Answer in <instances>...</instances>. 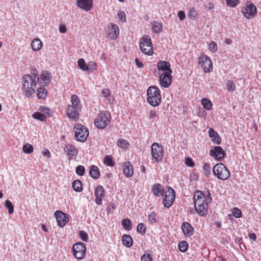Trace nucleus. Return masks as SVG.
<instances>
[{
  "instance_id": "1",
  "label": "nucleus",
  "mask_w": 261,
  "mask_h": 261,
  "mask_svg": "<svg viewBox=\"0 0 261 261\" xmlns=\"http://www.w3.org/2000/svg\"><path fill=\"white\" fill-rule=\"evenodd\" d=\"M22 90L27 97H31L35 92L37 82L30 74H25L22 77Z\"/></svg>"
},
{
  "instance_id": "2",
  "label": "nucleus",
  "mask_w": 261,
  "mask_h": 261,
  "mask_svg": "<svg viewBox=\"0 0 261 261\" xmlns=\"http://www.w3.org/2000/svg\"><path fill=\"white\" fill-rule=\"evenodd\" d=\"M147 100L152 107H157L161 102V95L159 88L155 86L149 87L147 90Z\"/></svg>"
},
{
  "instance_id": "3",
  "label": "nucleus",
  "mask_w": 261,
  "mask_h": 261,
  "mask_svg": "<svg viewBox=\"0 0 261 261\" xmlns=\"http://www.w3.org/2000/svg\"><path fill=\"white\" fill-rule=\"evenodd\" d=\"M111 118V113L109 111H101L94 120V125L98 129H103L110 122Z\"/></svg>"
},
{
  "instance_id": "4",
  "label": "nucleus",
  "mask_w": 261,
  "mask_h": 261,
  "mask_svg": "<svg viewBox=\"0 0 261 261\" xmlns=\"http://www.w3.org/2000/svg\"><path fill=\"white\" fill-rule=\"evenodd\" d=\"M214 176L221 180H226L230 176V172L227 167L222 163L216 164L213 168Z\"/></svg>"
},
{
  "instance_id": "5",
  "label": "nucleus",
  "mask_w": 261,
  "mask_h": 261,
  "mask_svg": "<svg viewBox=\"0 0 261 261\" xmlns=\"http://www.w3.org/2000/svg\"><path fill=\"white\" fill-rule=\"evenodd\" d=\"M164 147L156 142H154L151 146V159L154 162L159 163L163 160L164 157Z\"/></svg>"
},
{
  "instance_id": "6",
  "label": "nucleus",
  "mask_w": 261,
  "mask_h": 261,
  "mask_svg": "<svg viewBox=\"0 0 261 261\" xmlns=\"http://www.w3.org/2000/svg\"><path fill=\"white\" fill-rule=\"evenodd\" d=\"M74 128L75 139L77 141L82 142L85 141L89 135L88 128L81 124H77L75 126Z\"/></svg>"
},
{
  "instance_id": "7",
  "label": "nucleus",
  "mask_w": 261,
  "mask_h": 261,
  "mask_svg": "<svg viewBox=\"0 0 261 261\" xmlns=\"http://www.w3.org/2000/svg\"><path fill=\"white\" fill-rule=\"evenodd\" d=\"M167 188L168 190L165 194H164L163 202L165 207L169 208L175 201V192L174 189L170 187H167Z\"/></svg>"
},
{
  "instance_id": "8",
  "label": "nucleus",
  "mask_w": 261,
  "mask_h": 261,
  "mask_svg": "<svg viewBox=\"0 0 261 261\" xmlns=\"http://www.w3.org/2000/svg\"><path fill=\"white\" fill-rule=\"evenodd\" d=\"M241 12L245 18L250 19L256 15L257 9L253 3L248 2L246 6L242 8Z\"/></svg>"
},
{
  "instance_id": "9",
  "label": "nucleus",
  "mask_w": 261,
  "mask_h": 261,
  "mask_svg": "<svg viewBox=\"0 0 261 261\" xmlns=\"http://www.w3.org/2000/svg\"><path fill=\"white\" fill-rule=\"evenodd\" d=\"M86 250V245L83 243H76L72 246L73 254L74 257L78 259H82L84 258Z\"/></svg>"
},
{
  "instance_id": "10",
  "label": "nucleus",
  "mask_w": 261,
  "mask_h": 261,
  "mask_svg": "<svg viewBox=\"0 0 261 261\" xmlns=\"http://www.w3.org/2000/svg\"><path fill=\"white\" fill-rule=\"evenodd\" d=\"M140 47L144 54L148 56L153 54L152 45L150 38H142L140 43Z\"/></svg>"
},
{
  "instance_id": "11",
  "label": "nucleus",
  "mask_w": 261,
  "mask_h": 261,
  "mask_svg": "<svg viewBox=\"0 0 261 261\" xmlns=\"http://www.w3.org/2000/svg\"><path fill=\"white\" fill-rule=\"evenodd\" d=\"M198 63L200 64L205 73L210 72L213 68L211 58L205 55H202L198 58Z\"/></svg>"
},
{
  "instance_id": "12",
  "label": "nucleus",
  "mask_w": 261,
  "mask_h": 261,
  "mask_svg": "<svg viewBox=\"0 0 261 261\" xmlns=\"http://www.w3.org/2000/svg\"><path fill=\"white\" fill-rule=\"evenodd\" d=\"M210 155L215 160L221 161L226 156V153L223 148L220 146H214L210 151Z\"/></svg>"
},
{
  "instance_id": "13",
  "label": "nucleus",
  "mask_w": 261,
  "mask_h": 261,
  "mask_svg": "<svg viewBox=\"0 0 261 261\" xmlns=\"http://www.w3.org/2000/svg\"><path fill=\"white\" fill-rule=\"evenodd\" d=\"M54 215L56 218L58 226L63 227L69 221L68 215L61 211H56Z\"/></svg>"
},
{
  "instance_id": "14",
  "label": "nucleus",
  "mask_w": 261,
  "mask_h": 261,
  "mask_svg": "<svg viewBox=\"0 0 261 261\" xmlns=\"http://www.w3.org/2000/svg\"><path fill=\"white\" fill-rule=\"evenodd\" d=\"M94 195L96 197L95 202L97 205L102 204V200L105 196V190L103 187L99 185L97 186L94 191Z\"/></svg>"
},
{
  "instance_id": "15",
  "label": "nucleus",
  "mask_w": 261,
  "mask_h": 261,
  "mask_svg": "<svg viewBox=\"0 0 261 261\" xmlns=\"http://www.w3.org/2000/svg\"><path fill=\"white\" fill-rule=\"evenodd\" d=\"M159 81L161 86L165 88L169 87L172 82L171 73H163L160 76Z\"/></svg>"
},
{
  "instance_id": "16",
  "label": "nucleus",
  "mask_w": 261,
  "mask_h": 261,
  "mask_svg": "<svg viewBox=\"0 0 261 261\" xmlns=\"http://www.w3.org/2000/svg\"><path fill=\"white\" fill-rule=\"evenodd\" d=\"M80 109H76L75 107L68 105L66 110L67 116L73 120H77L79 118V111Z\"/></svg>"
},
{
  "instance_id": "17",
  "label": "nucleus",
  "mask_w": 261,
  "mask_h": 261,
  "mask_svg": "<svg viewBox=\"0 0 261 261\" xmlns=\"http://www.w3.org/2000/svg\"><path fill=\"white\" fill-rule=\"evenodd\" d=\"M64 151L66 153L69 160L76 157L78 153V150L75 146L70 144L65 146Z\"/></svg>"
},
{
  "instance_id": "18",
  "label": "nucleus",
  "mask_w": 261,
  "mask_h": 261,
  "mask_svg": "<svg viewBox=\"0 0 261 261\" xmlns=\"http://www.w3.org/2000/svg\"><path fill=\"white\" fill-rule=\"evenodd\" d=\"M40 85L42 86H47L51 80V74L47 70H43L40 76Z\"/></svg>"
},
{
  "instance_id": "19",
  "label": "nucleus",
  "mask_w": 261,
  "mask_h": 261,
  "mask_svg": "<svg viewBox=\"0 0 261 261\" xmlns=\"http://www.w3.org/2000/svg\"><path fill=\"white\" fill-rule=\"evenodd\" d=\"M181 228L184 236L186 237H191L194 234V229L189 222H183L181 224Z\"/></svg>"
},
{
  "instance_id": "20",
  "label": "nucleus",
  "mask_w": 261,
  "mask_h": 261,
  "mask_svg": "<svg viewBox=\"0 0 261 261\" xmlns=\"http://www.w3.org/2000/svg\"><path fill=\"white\" fill-rule=\"evenodd\" d=\"M119 34V29L115 23H111L108 27V35L112 39L115 40Z\"/></svg>"
},
{
  "instance_id": "21",
  "label": "nucleus",
  "mask_w": 261,
  "mask_h": 261,
  "mask_svg": "<svg viewBox=\"0 0 261 261\" xmlns=\"http://www.w3.org/2000/svg\"><path fill=\"white\" fill-rule=\"evenodd\" d=\"M208 136L212 138L211 141L214 143L218 145H220L221 143V138L220 135L213 128H209Z\"/></svg>"
},
{
  "instance_id": "22",
  "label": "nucleus",
  "mask_w": 261,
  "mask_h": 261,
  "mask_svg": "<svg viewBox=\"0 0 261 261\" xmlns=\"http://www.w3.org/2000/svg\"><path fill=\"white\" fill-rule=\"evenodd\" d=\"M157 68L159 70L165 71L164 73H172V70L170 68V64L165 61H160L157 63Z\"/></svg>"
},
{
  "instance_id": "23",
  "label": "nucleus",
  "mask_w": 261,
  "mask_h": 261,
  "mask_svg": "<svg viewBox=\"0 0 261 261\" xmlns=\"http://www.w3.org/2000/svg\"><path fill=\"white\" fill-rule=\"evenodd\" d=\"M151 191L155 197L163 196L165 192L163 186L160 184H153L152 186Z\"/></svg>"
},
{
  "instance_id": "24",
  "label": "nucleus",
  "mask_w": 261,
  "mask_h": 261,
  "mask_svg": "<svg viewBox=\"0 0 261 261\" xmlns=\"http://www.w3.org/2000/svg\"><path fill=\"white\" fill-rule=\"evenodd\" d=\"M76 4L80 8L88 11L92 7V0H77Z\"/></svg>"
},
{
  "instance_id": "25",
  "label": "nucleus",
  "mask_w": 261,
  "mask_h": 261,
  "mask_svg": "<svg viewBox=\"0 0 261 261\" xmlns=\"http://www.w3.org/2000/svg\"><path fill=\"white\" fill-rule=\"evenodd\" d=\"M123 173L126 177L129 178L134 174V169L129 162H125L123 165Z\"/></svg>"
},
{
  "instance_id": "26",
  "label": "nucleus",
  "mask_w": 261,
  "mask_h": 261,
  "mask_svg": "<svg viewBox=\"0 0 261 261\" xmlns=\"http://www.w3.org/2000/svg\"><path fill=\"white\" fill-rule=\"evenodd\" d=\"M207 204H204L200 206L195 207L197 213L201 217L205 216L207 213Z\"/></svg>"
},
{
  "instance_id": "27",
  "label": "nucleus",
  "mask_w": 261,
  "mask_h": 261,
  "mask_svg": "<svg viewBox=\"0 0 261 261\" xmlns=\"http://www.w3.org/2000/svg\"><path fill=\"white\" fill-rule=\"evenodd\" d=\"M89 174L93 178L95 179H98L100 176L98 168L95 165H92L90 168Z\"/></svg>"
},
{
  "instance_id": "28",
  "label": "nucleus",
  "mask_w": 261,
  "mask_h": 261,
  "mask_svg": "<svg viewBox=\"0 0 261 261\" xmlns=\"http://www.w3.org/2000/svg\"><path fill=\"white\" fill-rule=\"evenodd\" d=\"M123 245L126 247H130L133 244V240L131 236L128 234H123L122 237Z\"/></svg>"
},
{
  "instance_id": "29",
  "label": "nucleus",
  "mask_w": 261,
  "mask_h": 261,
  "mask_svg": "<svg viewBox=\"0 0 261 261\" xmlns=\"http://www.w3.org/2000/svg\"><path fill=\"white\" fill-rule=\"evenodd\" d=\"M45 86H42L37 89V97L39 99H45L47 95L48 91L45 88Z\"/></svg>"
},
{
  "instance_id": "30",
  "label": "nucleus",
  "mask_w": 261,
  "mask_h": 261,
  "mask_svg": "<svg viewBox=\"0 0 261 261\" xmlns=\"http://www.w3.org/2000/svg\"><path fill=\"white\" fill-rule=\"evenodd\" d=\"M42 47V43L38 38H35L31 43V47L34 51H38Z\"/></svg>"
},
{
  "instance_id": "31",
  "label": "nucleus",
  "mask_w": 261,
  "mask_h": 261,
  "mask_svg": "<svg viewBox=\"0 0 261 261\" xmlns=\"http://www.w3.org/2000/svg\"><path fill=\"white\" fill-rule=\"evenodd\" d=\"M77 65L83 71H93V68L90 67V66H87L85 63L84 59L83 58H81L77 61Z\"/></svg>"
},
{
  "instance_id": "32",
  "label": "nucleus",
  "mask_w": 261,
  "mask_h": 261,
  "mask_svg": "<svg viewBox=\"0 0 261 261\" xmlns=\"http://www.w3.org/2000/svg\"><path fill=\"white\" fill-rule=\"evenodd\" d=\"M212 200V198L211 197V194L209 192H208L207 197L205 198V199H200L199 200L194 202V207L200 206V205H202L204 204H207L208 202H211Z\"/></svg>"
},
{
  "instance_id": "33",
  "label": "nucleus",
  "mask_w": 261,
  "mask_h": 261,
  "mask_svg": "<svg viewBox=\"0 0 261 261\" xmlns=\"http://www.w3.org/2000/svg\"><path fill=\"white\" fill-rule=\"evenodd\" d=\"M71 105L70 106H72L75 107L76 109L81 108V102L80 98L76 95H73L71 98Z\"/></svg>"
},
{
  "instance_id": "34",
  "label": "nucleus",
  "mask_w": 261,
  "mask_h": 261,
  "mask_svg": "<svg viewBox=\"0 0 261 261\" xmlns=\"http://www.w3.org/2000/svg\"><path fill=\"white\" fill-rule=\"evenodd\" d=\"M203 107L206 110L210 111L212 109L213 104L211 101L207 98H203L201 100Z\"/></svg>"
},
{
  "instance_id": "35",
  "label": "nucleus",
  "mask_w": 261,
  "mask_h": 261,
  "mask_svg": "<svg viewBox=\"0 0 261 261\" xmlns=\"http://www.w3.org/2000/svg\"><path fill=\"white\" fill-rule=\"evenodd\" d=\"M101 94H102V95L104 97L107 98V99L106 100V103L107 105L111 104L112 102L111 99L110 98H109V97L111 96V91L109 90V89L105 88V89H102V90L101 91Z\"/></svg>"
},
{
  "instance_id": "36",
  "label": "nucleus",
  "mask_w": 261,
  "mask_h": 261,
  "mask_svg": "<svg viewBox=\"0 0 261 261\" xmlns=\"http://www.w3.org/2000/svg\"><path fill=\"white\" fill-rule=\"evenodd\" d=\"M151 29L152 31L155 33H160L162 30V24L158 21H155L153 22Z\"/></svg>"
},
{
  "instance_id": "37",
  "label": "nucleus",
  "mask_w": 261,
  "mask_h": 261,
  "mask_svg": "<svg viewBox=\"0 0 261 261\" xmlns=\"http://www.w3.org/2000/svg\"><path fill=\"white\" fill-rule=\"evenodd\" d=\"M32 117L34 119L42 122L46 120V116L44 114L39 112L34 113L32 115Z\"/></svg>"
},
{
  "instance_id": "38",
  "label": "nucleus",
  "mask_w": 261,
  "mask_h": 261,
  "mask_svg": "<svg viewBox=\"0 0 261 261\" xmlns=\"http://www.w3.org/2000/svg\"><path fill=\"white\" fill-rule=\"evenodd\" d=\"M117 145L122 149H127L129 147V143L124 139H119L117 141Z\"/></svg>"
},
{
  "instance_id": "39",
  "label": "nucleus",
  "mask_w": 261,
  "mask_h": 261,
  "mask_svg": "<svg viewBox=\"0 0 261 261\" xmlns=\"http://www.w3.org/2000/svg\"><path fill=\"white\" fill-rule=\"evenodd\" d=\"M72 187L74 191L77 192H81L83 190L82 184L80 180H76L72 183Z\"/></svg>"
},
{
  "instance_id": "40",
  "label": "nucleus",
  "mask_w": 261,
  "mask_h": 261,
  "mask_svg": "<svg viewBox=\"0 0 261 261\" xmlns=\"http://www.w3.org/2000/svg\"><path fill=\"white\" fill-rule=\"evenodd\" d=\"M39 110L40 112L43 113V114H46L47 115L46 116V117H50L53 115V112L50 110V109L49 108L45 107L44 106H41L39 108Z\"/></svg>"
},
{
  "instance_id": "41",
  "label": "nucleus",
  "mask_w": 261,
  "mask_h": 261,
  "mask_svg": "<svg viewBox=\"0 0 261 261\" xmlns=\"http://www.w3.org/2000/svg\"><path fill=\"white\" fill-rule=\"evenodd\" d=\"M122 226L127 230H130L132 228V223L130 219H124L122 221Z\"/></svg>"
},
{
  "instance_id": "42",
  "label": "nucleus",
  "mask_w": 261,
  "mask_h": 261,
  "mask_svg": "<svg viewBox=\"0 0 261 261\" xmlns=\"http://www.w3.org/2000/svg\"><path fill=\"white\" fill-rule=\"evenodd\" d=\"M203 199H205V197L204 193L202 192H201V191L197 190L195 192V193L194 195V196L193 197V201L195 202V201L199 200L200 199L201 200Z\"/></svg>"
},
{
  "instance_id": "43",
  "label": "nucleus",
  "mask_w": 261,
  "mask_h": 261,
  "mask_svg": "<svg viewBox=\"0 0 261 261\" xmlns=\"http://www.w3.org/2000/svg\"><path fill=\"white\" fill-rule=\"evenodd\" d=\"M189 245L186 241H181L178 243V247L179 251L181 252H185L188 249Z\"/></svg>"
},
{
  "instance_id": "44",
  "label": "nucleus",
  "mask_w": 261,
  "mask_h": 261,
  "mask_svg": "<svg viewBox=\"0 0 261 261\" xmlns=\"http://www.w3.org/2000/svg\"><path fill=\"white\" fill-rule=\"evenodd\" d=\"M226 87L228 91L233 92L236 90V84L232 81L229 80L226 83Z\"/></svg>"
},
{
  "instance_id": "45",
  "label": "nucleus",
  "mask_w": 261,
  "mask_h": 261,
  "mask_svg": "<svg viewBox=\"0 0 261 261\" xmlns=\"http://www.w3.org/2000/svg\"><path fill=\"white\" fill-rule=\"evenodd\" d=\"M204 174L205 176L208 177L211 173V168L210 165L208 163H205L203 165Z\"/></svg>"
},
{
  "instance_id": "46",
  "label": "nucleus",
  "mask_w": 261,
  "mask_h": 261,
  "mask_svg": "<svg viewBox=\"0 0 261 261\" xmlns=\"http://www.w3.org/2000/svg\"><path fill=\"white\" fill-rule=\"evenodd\" d=\"M146 227L144 223H140L138 224L137 227V231L141 235H144L146 233Z\"/></svg>"
},
{
  "instance_id": "47",
  "label": "nucleus",
  "mask_w": 261,
  "mask_h": 261,
  "mask_svg": "<svg viewBox=\"0 0 261 261\" xmlns=\"http://www.w3.org/2000/svg\"><path fill=\"white\" fill-rule=\"evenodd\" d=\"M5 205L8 209V212L10 214H12L14 213V206L9 200L7 199L6 200Z\"/></svg>"
},
{
  "instance_id": "48",
  "label": "nucleus",
  "mask_w": 261,
  "mask_h": 261,
  "mask_svg": "<svg viewBox=\"0 0 261 261\" xmlns=\"http://www.w3.org/2000/svg\"><path fill=\"white\" fill-rule=\"evenodd\" d=\"M103 163L108 166H113L114 164L112 158L110 155H106L104 158Z\"/></svg>"
},
{
  "instance_id": "49",
  "label": "nucleus",
  "mask_w": 261,
  "mask_h": 261,
  "mask_svg": "<svg viewBox=\"0 0 261 261\" xmlns=\"http://www.w3.org/2000/svg\"><path fill=\"white\" fill-rule=\"evenodd\" d=\"M197 12L195 8H192L190 9L188 13V16L191 20H195L196 18Z\"/></svg>"
},
{
  "instance_id": "50",
  "label": "nucleus",
  "mask_w": 261,
  "mask_h": 261,
  "mask_svg": "<svg viewBox=\"0 0 261 261\" xmlns=\"http://www.w3.org/2000/svg\"><path fill=\"white\" fill-rule=\"evenodd\" d=\"M23 151L25 153H31L33 151V147L29 144H25L23 146Z\"/></svg>"
},
{
  "instance_id": "51",
  "label": "nucleus",
  "mask_w": 261,
  "mask_h": 261,
  "mask_svg": "<svg viewBox=\"0 0 261 261\" xmlns=\"http://www.w3.org/2000/svg\"><path fill=\"white\" fill-rule=\"evenodd\" d=\"M232 212L233 216L237 218H240L242 217V212L239 208L237 207H233L232 209Z\"/></svg>"
},
{
  "instance_id": "52",
  "label": "nucleus",
  "mask_w": 261,
  "mask_h": 261,
  "mask_svg": "<svg viewBox=\"0 0 261 261\" xmlns=\"http://www.w3.org/2000/svg\"><path fill=\"white\" fill-rule=\"evenodd\" d=\"M156 214L155 212H152L150 214H149L148 216V221L151 223V224H154L155 222H156Z\"/></svg>"
},
{
  "instance_id": "53",
  "label": "nucleus",
  "mask_w": 261,
  "mask_h": 261,
  "mask_svg": "<svg viewBox=\"0 0 261 261\" xmlns=\"http://www.w3.org/2000/svg\"><path fill=\"white\" fill-rule=\"evenodd\" d=\"M85 172V168L82 165H79L76 167L75 169L76 173L80 176H82L84 174Z\"/></svg>"
},
{
  "instance_id": "54",
  "label": "nucleus",
  "mask_w": 261,
  "mask_h": 261,
  "mask_svg": "<svg viewBox=\"0 0 261 261\" xmlns=\"http://www.w3.org/2000/svg\"><path fill=\"white\" fill-rule=\"evenodd\" d=\"M118 17L119 20L124 22L126 21V15L124 11H119L117 13Z\"/></svg>"
},
{
  "instance_id": "55",
  "label": "nucleus",
  "mask_w": 261,
  "mask_h": 261,
  "mask_svg": "<svg viewBox=\"0 0 261 261\" xmlns=\"http://www.w3.org/2000/svg\"><path fill=\"white\" fill-rule=\"evenodd\" d=\"M79 236L81 240L85 242H87L88 240V236L87 233L84 231V230H81L79 232Z\"/></svg>"
},
{
  "instance_id": "56",
  "label": "nucleus",
  "mask_w": 261,
  "mask_h": 261,
  "mask_svg": "<svg viewBox=\"0 0 261 261\" xmlns=\"http://www.w3.org/2000/svg\"><path fill=\"white\" fill-rule=\"evenodd\" d=\"M227 6L230 7H235L239 3V0H225Z\"/></svg>"
},
{
  "instance_id": "57",
  "label": "nucleus",
  "mask_w": 261,
  "mask_h": 261,
  "mask_svg": "<svg viewBox=\"0 0 261 261\" xmlns=\"http://www.w3.org/2000/svg\"><path fill=\"white\" fill-rule=\"evenodd\" d=\"M217 44L216 42L214 41L211 42L208 44V49L213 52L215 53L217 50Z\"/></svg>"
},
{
  "instance_id": "58",
  "label": "nucleus",
  "mask_w": 261,
  "mask_h": 261,
  "mask_svg": "<svg viewBox=\"0 0 261 261\" xmlns=\"http://www.w3.org/2000/svg\"><path fill=\"white\" fill-rule=\"evenodd\" d=\"M156 117V112L154 110H150L148 112V118L149 119L151 120L152 122L154 121Z\"/></svg>"
},
{
  "instance_id": "59",
  "label": "nucleus",
  "mask_w": 261,
  "mask_h": 261,
  "mask_svg": "<svg viewBox=\"0 0 261 261\" xmlns=\"http://www.w3.org/2000/svg\"><path fill=\"white\" fill-rule=\"evenodd\" d=\"M185 164L189 167H193L194 166V163L191 158L188 157L185 159Z\"/></svg>"
},
{
  "instance_id": "60",
  "label": "nucleus",
  "mask_w": 261,
  "mask_h": 261,
  "mask_svg": "<svg viewBox=\"0 0 261 261\" xmlns=\"http://www.w3.org/2000/svg\"><path fill=\"white\" fill-rule=\"evenodd\" d=\"M31 74H32V76L33 77V79H35L36 81L38 82L39 81V77L38 76V72L36 68L32 69Z\"/></svg>"
},
{
  "instance_id": "61",
  "label": "nucleus",
  "mask_w": 261,
  "mask_h": 261,
  "mask_svg": "<svg viewBox=\"0 0 261 261\" xmlns=\"http://www.w3.org/2000/svg\"><path fill=\"white\" fill-rule=\"evenodd\" d=\"M177 15L180 21L183 20L186 17L185 13L183 11H179L178 12Z\"/></svg>"
},
{
  "instance_id": "62",
  "label": "nucleus",
  "mask_w": 261,
  "mask_h": 261,
  "mask_svg": "<svg viewBox=\"0 0 261 261\" xmlns=\"http://www.w3.org/2000/svg\"><path fill=\"white\" fill-rule=\"evenodd\" d=\"M116 207V205L114 203H111L108 207L107 211L110 213L111 210H114Z\"/></svg>"
},
{
  "instance_id": "63",
  "label": "nucleus",
  "mask_w": 261,
  "mask_h": 261,
  "mask_svg": "<svg viewBox=\"0 0 261 261\" xmlns=\"http://www.w3.org/2000/svg\"><path fill=\"white\" fill-rule=\"evenodd\" d=\"M59 31L61 33H65L66 32V27L64 25H60L59 27Z\"/></svg>"
},
{
  "instance_id": "64",
  "label": "nucleus",
  "mask_w": 261,
  "mask_h": 261,
  "mask_svg": "<svg viewBox=\"0 0 261 261\" xmlns=\"http://www.w3.org/2000/svg\"><path fill=\"white\" fill-rule=\"evenodd\" d=\"M248 237L254 241L256 240V236L254 233H249Z\"/></svg>"
}]
</instances>
